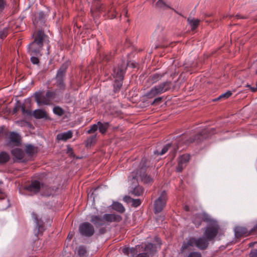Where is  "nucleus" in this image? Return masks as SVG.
I'll list each match as a JSON object with an SVG mask.
<instances>
[{
  "label": "nucleus",
  "mask_w": 257,
  "mask_h": 257,
  "mask_svg": "<svg viewBox=\"0 0 257 257\" xmlns=\"http://www.w3.org/2000/svg\"><path fill=\"white\" fill-rule=\"evenodd\" d=\"M47 36L44 33L39 30L35 35L33 42L30 43L28 46V52L31 56V61L34 64H38L39 60L38 58L42 55L41 50L44 43H48Z\"/></svg>",
  "instance_id": "obj_1"
},
{
  "label": "nucleus",
  "mask_w": 257,
  "mask_h": 257,
  "mask_svg": "<svg viewBox=\"0 0 257 257\" xmlns=\"http://www.w3.org/2000/svg\"><path fill=\"white\" fill-rule=\"evenodd\" d=\"M209 241L205 237H189L186 239L181 247V251L183 253L190 246L196 247L200 250L206 249L209 245Z\"/></svg>",
  "instance_id": "obj_2"
},
{
  "label": "nucleus",
  "mask_w": 257,
  "mask_h": 257,
  "mask_svg": "<svg viewBox=\"0 0 257 257\" xmlns=\"http://www.w3.org/2000/svg\"><path fill=\"white\" fill-rule=\"evenodd\" d=\"M126 69V65L124 62H122L117 67H115L113 69L112 75L115 78V81L113 84L115 92L118 91L122 86V81Z\"/></svg>",
  "instance_id": "obj_3"
},
{
  "label": "nucleus",
  "mask_w": 257,
  "mask_h": 257,
  "mask_svg": "<svg viewBox=\"0 0 257 257\" xmlns=\"http://www.w3.org/2000/svg\"><path fill=\"white\" fill-rule=\"evenodd\" d=\"M27 190L29 191L36 193L39 191L42 192V195L45 196H49L53 194L54 190L51 187H49L47 186L41 184L38 181H32L31 184L27 187Z\"/></svg>",
  "instance_id": "obj_4"
},
{
  "label": "nucleus",
  "mask_w": 257,
  "mask_h": 257,
  "mask_svg": "<svg viewBox=\"0 0 257 257\" xmlns=\"http://www.w3.org/2000/svg\"><path fill=\"white\" fill-rule=\"evenodd\" d=\"M67 65L63 64L58 70L54 79L55 81L54 85L57 88L59 92H63L66 89V84L64 82Z\"/></svg>",
  "instance_id": "obj_5"
},
{
  "label": "nucleus",
  "mask_w": 257,
  "mask_h": 257,
  "mask_svg": "<svg viewBox=\"0 0 257 257\" xmlns=\"http://www.w3.org/2000/svg\"><path fill=\"white\" fill-rule=\"evenodd\" d=\"M172 84L170 81H166L153 87L148 92L146 96L148 98H152L158 95L163 93L171 89Z\"/></svg>",
  "instance_id": "obj_6"
},
{
  "label": "nucleus",
  "mask_w": 257,
  "mask_h": 257,
  "mask_svg": "<svg viewBox=\"0 0 257 257\" xmlns=\"http://www.w3.org/2000/svg\"><path fill=\"white\" fill-rule=\"evenodd\" d=\"M219 230V225L216 222H213L207 226L204 232V235L209 241H210L216 236Z\"/></svg>",
  "instance_id": "obj_7"
},
{
  "label": "nucleus",
  "mask_w": 257,
  "mask_h": 257,
  "mask_svg": "<svg viewBox=\"0 0 257 257\" xmlns=\"http://www.w3.org/2000/svg\"><path fill=\"white\" fill-rule=\"evenodd\" d=\"M167 199V193L165 191H163L154 203V211L155 213L162 211L166 205Z\"/></svg>",
  "instance_id": "obj_8"
},
{
  "label": "nucleus",
  "mask_w": 257,
  "mask_h": 257,
  "mask_svg": "<svg viewBox=\"0 0 257 257\" xmlns=\"http://www.w3.org/2000/svg\"><path fill=\"white\" fill-rule=\"evenodd\" d=\"M141 179L144 183H149L152 182V178L147 175H138V172L136 173L135 172H133L131 173V174L128 177V180L132 184H136L138 182L139 179Z\"/></svg>",
  "instance_id": "obj_9"
},
{
  "label": "nucleus",
  "mask_w": 257,
  "mask_h": 257,
  "mask_svg": "<svg viewBox=\"0 0 257 257\" xmlns=\"http://www.w3.org/2000/svg\"><path fill=\"white\" fill-rule=\"evenodd\" d=\"M209 220L208 215L203 211L194 214L192 218V222L197 227L201 225L202 221L208 222Z\"/></svg>",
  "instance_id": "obj_10"
},
{
  "label": "nucleus",
  "mask_w": 257,
  "mask_h": 257,
  "mask_svg": "<svg viewBox=\"0 0 257 257\" xmlns=\"http://www.w3.org/2000/svg\"><path fill=\"white\" fill-rule=\"evenodd\" d=\"M214 130L213 128L203 129L199 134L195 137L194 139L187 140V143H191L195 141L199 143L203 139L208 138L211 134L214 133Z\"/></svg>",
  "instance_id": "obj_11"
},
{
  "label": "nucleus",
  "mask_w": 257,
  "mask_h": 257,
  "mask_svg": "<svg viewBox=\"0 0 257 257\" xmlns=\"http://www.w3.org/2000/svg\"><path fill=\"white\" fill-rule=\"evenodd\" d=\"M79 231L82 235L90 237L93 235L94 228L90 223L84 222L79 225Z\"/></svg>",
  "instance_id": "obj_12"
},
{
  "label": "nucleus",
  "mask_w": 257,
  "mask_h": 257,
  "mask_svg": "<svg viewBox=\"0 0 257 257\" xmlns=\"http://www.w3.org/2000/svg\"><path fill=\"white\" fill-rule=\"evenodd\" d=\"M91 12L92 16L94 18H96L99 17L102 12H104L105 14L106 13L109 14L110 12V10L109 8L105 7L102 4H101L99 3H97L96 4L93 5V7L91 9Z\"/></svg>",
  "instance_id": "obj_13"
},
{
  "label": "nucleus",
  "mask_w": 257,
  "mask_h": 257,
  "mask_svg": "<svg viewBox=\"0 0 257 257\" xmlns=\"http://www.w3.org/2000/svg\"><path fill=\"white\" fill-rule=\"evenodd\" d=\"M43 91H39L36 92L35 93V99L37 103L39 105H50L51 103L49 101V99L47 97L46 95H43Z\"/></svg>",
  "instance_id": "obj_14"
},
{
  "label": "nucleus",
  "mask_w": 257,
  "mask_h": 257,
  "mask_svg": "<svg viewBox=\"0 0 257 257\" xmlns=\"http://www.w3.org/2000/svg\"><path fill=\"white\" fill-rule=\"evenodd\" d=\"M145 252L139 253L136 257H150L157 251L156 246L152 243L146 245L144 249Z\"/></svg>",
  "instance_id": "obj_15"
},
{
  "label": "nucleus",
  "mask_w": 257,
  "mask_h": 257,
  "mask_svg": "<svg viewBox=\"0 0 257 257\" xmlns=\"http://www.w3.org/2000/svg\"><path fill=\"white\" fill-rule=\"evenodd\" d=\"M190 160V155L188 154L182 155L179 159L178 166L176 168V171L178 172H181L184 168L187 166L188 162Z\"/></svg>",
  "instance_id": "obj_16"
},
{
  "label": "nucleus",
  "mask_w": 257,
  "mask_h": 257,
  "mask_svg": "<svg viewBox=\"0 0 257 257\" xmlns=\"http://www.w3.org/2000/svg\"><path fill=\"white\" fill-rule=\"evenodd\" d=\"M32 215L36 225L35 229V233L37 235L39 232H41L44 230L43 221L41 220L38 219L35 213H32Z\"/></svg>",
  "instance_id": "obj_17"
},
{
  "label": "nucleus",
  "mask_w": 257,
  "mask_h": 257,
  "mask_svg": "<svg viewBox=\"0 0 257 257\" xmlns=\"http://www.w3.org/2000/svg\"><path fill=\"white\" fill-rule=\"evenodd\" d=\"M104 217L105 223L119 222L122 219L120 215L115 214H105Z\"/></svg>",
  "instance_id": "obj_18"
},
{
  "label": "nucleus",
  "mask_w": 257,
  "mask_h": 257,
  "mask_svg": "<svg viewBox=\"0 0 257 257\" xmlns=\"http://www.w3.org/2000/svg\"><path fill=\"white\" fill-rule=\"evenodd\" d=\"M33 115L37 119H50L47 112L45 110L42 109H38L35 110L33 112Z\"/></svg>",
  "instance_id": "obj_19"
},
{
  "label": "nucleus",
  "mask_w": 257,
  "mask_h": 257,
  "mask_svg": "<svg viewBox=\"0 0 257 257\" xmlns=\"http://www.w3.org/2000/svg\"><path fill=\"white\" fill-rule=\"evenodd\" d=\"M10 144L18 146L20 142V136L18 133L12 132L9 135Z\"/></svg>",
  "instance_id": "obj_20"
},
{
  "label": "nucleus",
  "mask_w": 257,
  "mask_h": 257,
  "mask_svg": "<svg viewBox=\"0 0 257 257\" xmlns=\"http://www.w3.org/2000/svg\"><path fill=\"white\" fill-rule=\"evenodd\" d=\"M234 234L236 237H240L241 236H246L248 234L247 229L242 226H236L234 228Z\"/></svg>",
  "instance_id": "obj_21"
},
{
  "label": "nucleus",
  "mask_w": 257,
  "mask_h": 257,
  "mask_svg": "<svg viewBox=\"0 0 257 257\" xmlns=\"http://www.w3.org/2000/svg\"><path fill=\"white\" fill-rule=\"evenodd\" d=\"M96 226H102L105 224V221L104 216L102 217L93 215L91 216V220Z\"/></svg>",
  "instance_id": "obj_22"
},
{
  "label": "nucleus",
  "mask_w": 257,
  "mask_h": 257,
  "mask_svg": "<svg viewBox=\"0 0 257 257\" xmlns=\"http://www.w3.org/2000/svg\"><path fill=\"white\" fill-rule=\"evenodd\" d=\"M73 133L71 131L58 134L57 139L59 141H66L72 137Z\"/></svg>",
  "instance_id": "obj_23"
},
{
  "label": "nucleus",
  "mask_w": 257,
  "mask_h": 257,
  "mask_svg": "<svg viewBox=\"0 0 257 257\" xmlns=\"http://www.w3.org/2000/svg\"><path fill=\"white\" fill-rule=\"evenodd\" d=\"M47 16L48 15L47 14L44 13L43 12H40L38 13L35 19V21L37 23H40L43 24L45 23Z\"/></svg>",
  "instance_id": "obj_24"
},
{
  "label": "nucleus",
  "mask_w": 257,
  "mask_h": 257,
  "mask_svg": "<svg viewBox=\"0 0 257 257\" xmlns=\"http://www.w3.org/2000/svg\"><path fill=\"white\" fill-rule=\"evenodd\" d=\"M12 155L17 159L22 160L25 154L23 151L20 149H15L12 151Z\"/></svg>",
  "instance_id": "obj_25"
},
{
  "label": "nucleus",
  "mask_w": 257,
  "mask_h": 257,
  "mask_svg": "<svg viewBox=\"0 0 257 257\" xmlns=\"http://www.w3.org/2000/svg\"><path fill=\"white\" fill-rule=\"evenodd\" d=\"M98 125L99 131L101 134H104L106 132L108 128L109 127V124L108 122L102 123L100 121H98Z\"/></svg>",
  "instance_id": "obj_26"
},
{
  "label": "nucleus",
  "mask_w": 257,
  "mask_h": 257,
  "mask_svg": "<svg viewBox=\"0 0 257 257\" xmlns=\"http://www.w3.org/2000/svg\"><path fill=\"white\" fill-rule=\"evenodd\" d=\"M124 200L126 202H132L134 207H137L141 204V200L140 199H133L129 196H125Z\"/></svg>",
  "instance_id": "obj_27"
},
{
  "label": "nucleus",
  "mask_w": 257,
  "mask_h": 257,
  "mask_svg": "<svg viewBox=\"0 0 257 257\" xmlns=\"http://www.w3.org/2000/svg\"><path fill=\"white\" fill-rule=\"evenodd\" d=\"M112 208L113 209L120 213H123L125 211V208L122 204L117 202H114L112 204Z\"/></svg>",
  "instance_id": "obj_28"
},
{
  "label": "nucleus",
  "mask_w": 257,
  "mask_h": 257,
  "mask_svg": "<svg viewBox=\"0 0 257 257\" xmlns=\"http://www.w3.org/2000/svg\"><path fill=\"white\" fill-rule=\"evenodd\" d=\"M187 21L191 27L192 30H195L200 23V20L199 19L188 18Z\"/></svg>",
  "instance_id": "obj_29"
},
{
  "label": "nucleus",
  "mask_w": 257,
  "mask_h": 257,
  "mask_svg": "<svg viewBox=\"0 0 257 257\" xmlns=\"http://www.w3.org/2000/svg\"><path fill=\"white\" fill-rule=\"evenodd\" d=\"M10 159L9 155L5 152H3L0 154V164H4L7 162Z\"/></svg>",
  "instance_id": "obj_30"
},
{
  "label": "nucleus",
  "mask_w": 257,
  "mask_h": 257,
  "mask_svg": "<svg viewBox=\"0 0 257 257\" xmlns=\"http://www.w3.org/2000/svg\"><path fill=\"white\" fill-rule=\"evenodd\" d=\"M171 146V145L170 144H168L166 145L163 147V148L162 149V151L160 152H159L158 151H154V154L155 155H163L165 154L168 151V150L170 149Z\"/></svg>",
  "instance_id": "obj_31"
},
{
  "label": "nucleus",
  "mask_w": 257,
  "mask_h": 257,
  "mask_svg": "<svg viewBox=\"0 0 257 257\" xmlns=\"http://www.w3.org/2000/svg\"><path fill=\"white\" fill-rule=\"evenodd\" d=\"M47 97L49 99L50 103L52 100L55 98L56 95V91L48 90L46 92V94Z\"/></svg>",
  "instance_id": "obj_32"
},
{
  "label": "nucleus",
  "mask_w": 257,
  "mask_h": 257,
  "mask_svg": "<svg viewBox=\"0 0 257 257\" xmlns=\"http://www.w3.org/2000/svg\"><path fill=\"white\" fill-rule=\"evenodd\" d=\"M144 192V189L142 187L138 186L136 187L133 192V193L137 196H141L143 194Z\"/></svg>",
  "instance_id": "obj_33"
},
{
  "label": "nucleus",
  "mask_w": 257,
  "mask_h": 257,
  "mask_svg": "<svg viewBox=\"0 0 257 257\" xmlns=\"http://www.w3.org/2000/svg\"><path fill=\"white\" fill-rule=\"evenodd\" d=\"M87 253L86 248L83 246H80L77 248V253L80 257H84Z\"/></svg>",
  "instance_id": "obj_34"
},
{
  "label": "nucleus",
  "mask_w": 257,
  "mask_h": 257,
  "mask_svg": "<svg viewBox=\"0 0 257 257\" xmlns=\"http://www.w3.org/2000/svg\"><path fill=\"white\" fill-rule=\"evenodd\" d=\"M35 148L34 146L32 145H28L26 146L25 151L26 153L29 155H33L35 152Z\"/></svg>",
  "instance_id": "obj_35"
},
{
  "label": "nucleus",
  "mask_w": 257,
  "mask_h": 257,
  "mask_svg": "<svg viewBox=\"0 0 257 257\" xmlns=\"http://www.w3.org/2000/svg\"><path fill=\"white\" fill-rule=\"evenodd\" d=\"M53 111L55 114L58 116H62L64 113V110L59 106H55L53 108Z\"/></svg>",
  "instance_id": "obj_36"
},
{
  "label": "nucleus",
  "mask_w": 257,
  "mask_h": 257,
  "mask_svg": "<svg viewBox=\"0 0 257 257\" xmlns=\"http://www.w3.org/2000/svg\"><path fill=\"white\" fill-rule=\"evenodd\" d=\"M96 140V135H93L88 138L86 142V146H90L95 143Z\"/></svg>",
  "instance_id": "obj_37"
},
{
  "label": "nucleus",
  "mask_w": 257,
  "mask_h": 257,
  "mask_svg": "<svg viewBox=\"0 0 257 257\" xmlns=\"http://www.w3.org/2000/svg\"><path fill=\"white\" fill-rule=\"evenodd\" d=\"M156 6L158 8L163 9L169 8V7L163 0H159L156 3Z\"/></svg>",
  "instance_id": "obj_38"
},
{
  "label": "nucleus",
  "mask_w": 257,
  "mask_h": 257,
  "mask_svg": "<svg viewBox=\"0 0 257 257\" xmlns=\"http://www.w3.org/2000/svg\"><path fill=\"white\" fill-rule=\"evenodd\" d=\"M98 129V122L96 124H94L90 126V128L88 130L87 133L88 134L95 133Z\"/></svg>",
  "instance_id": "obj_39"
},
{
  "label": "nucleus",
  "mask_w": 257,
  "mask_h": 257,
  "mask_svg": "<svg viewBox=\"0 0 257 257\" xmlns=\"http://www.w3.org/2000/svg\"><path fill=\"white\" fill-rule=\"evenodd\" d=\"M163 76V75H161L159 74H157V73L151 76V80L153 83L157 82V81H158L159 80L161 79V78H162V77Z\"/></svg>",
  "instance_id": "obj_40"
},
{
  "label": "nucleus",
  "mask_w": 257,
  "mask_h": 257,
  "mask_svg": "<svg viewBox=\"0 0 257 257\" xmlns=\"http://www.w3.org/2000/svg\"><path fill=\"white\" fill-rule=\"evenodd\" d=\"M8 33V29L7 28H5L3 30L0 31V38L1 39H4L6 38Z\"/></svg>",
  "instance_id": "obj_41"
},
{
  "label": "nucleus",
  "mask_w": 257,
  "mask_h": 257,
  "mask_svg": "<svg viewBox=\"0 0 257 257\" xmlns=\"http://www.w3.org/2000/svg\"><path fill=\"white\" fill-rule=\"evenodd\" d=\"M201 254L199 252L192 251L190 252L187 257H201Z\"/></svg>",
  "instance_id": "obj_42"
},
{
  "label": "nucleus",
  "mask_w": 257,
  "mask_h": 257,
  "mask_svg": "<svg viewBox=\"0 0 257 257\" xmlns=\"http://www.w3.org/2000/svg\"><path fill=\"white\" fill-rule=\"evenodd\" d=\"M232 94V92L230 91H228L220 95L218 98V99H220L223 98H227L230 96Z\"/></svg>",
  "instance_id": "obj_43"
},
{
  "label": "nucleus",
  "mask_w": 257,
  "mask_h": 257,
  "mask_svg": "<svg viewBox=\"0 0 257 257\" xmlns=\"http://www.w3.org/2000/svg\"><path fill=\"white\" fill-rule=\"evenodd\" d=\"M20 107L23 114L27 115H29L31 114V112L29 110L26 109L25 106L24 104L21 105Z\"/></svg>",
  "instance_id": "obj_44"
},
{
  "label": "nucleus",
  "mask_w": 257,
  "mask_h": 257,
  "mask_svg": "<svg viewBox=\"0 0 257 257\" xmlns=\"http://www.w3.org/2000/svg\"><path fill=\"white\" fill-rule=\"evenodd\" d=\"M6 6V0H0V12L2 11Z\"/></svg>",
  "instance_id": "obj_45"
},
{
  "label": "nucleus",
  "mask_w": 257,
  "mask_h": 257,
  "mask_svg": "<svg viewBox=\"0 0 257 257\" xmlns=\"http://www.w3.org/2000/svg\"><path fill=\"white\" fill-rule=\"evenodd\" d=\"M137 252V250L134 247L130 248V255L131 256H134V255Z\"/></svg>",
  "instance_id": "obj_46"
},
{
  "label": "nucleus",
  "mask_w": 257,
  "mask_h": 257,
  "mask_svg": "<svg viewBox=\"0 0 257 257\" xmlns=\"http://www.w3.org/2000/svg\"><path fill=\"white\" fill-rule=\"evenodd\" d=\"M122 251L124 254L130 255V247H124L122 248Z\"/></svg>",
  "instance_id": "obj_47"
},
{
  "label": "nucleus",
  "mask_w": 257,
  "mask_h": 257,
  "mask_svg": "<svg viewBox=\"0 0 257 257\" xmlns=\"http://www.w3.org/2000/svg\"><path fill=\"white\" fill-rule=\"evenodd\" d=\"M249 257H257V249H253L251 251Z\"/></svg>",
  "instance_id": "obj_48"
},
{
  "label": "nucleus",
  "mask_w": 257,
  "mask_h": 257,
  "mask_svg": "<svg viewBox=\"0 0 257 257\" xmlns=\"http://www.w3.org/2000/svg\"><path fill=\"white\" fill-rule=\"evenodd\" d=\"M162 100V97H159L156 98H155L153 102H152V104H155L156 103H160Z\"/></svg>",
  "instance_id": "obj_49"
},
{
  "label": "nucleus",
  "mask_w": 257,
  "mask_h": 257,
  "mask_svg": "<svg viewBox=\"0 0 257 257\" xmlns=\"http://www.w3.org/2000/svg\"><path fill=\"white\" fill-rule=\"evenodd\" d=\"M73 237V234L71 233H69L68 236H67V238L69 240L71 239V238H72Z\"/></svg>",
  "instance_id": "obj_50"
},
{
  "label": "nucleus",
  "mask_w": 257,
  "mask_h": 257,
  "mask_svg": "<svg viewBox=\"0 0 257 257\" xmlns=\"http://www.w3.org/2000/svg\"><path fill=\"white\" fill-rule=\"evenodd\" d=\"M99 232L100 233L102 234L104 233L105 232V229L104 228H101L100 229Z\"/></svg>",
  "instance_id": "obj_51"
},
{
  "label": "nucleus",
  "mask_w": 257,
  "mask_h": 257,
  "mask_svg": "<svg viewBox=\"0 0 257 257\" xmlns=\"http://www.w3.org/2000/svg\"><path fill=\"white\" fill-rule=\"evenodd\" d=\"M104 59H105V60L106 61H108V60H109V57H107V56H105L104 57Z\"/></svg>",
  "instance_id": "obj_52"
},
{
  "label": "nucleus",
  "mask_w": 257,
  "mask_h": 257,
  "mask_svg": "<svg viewBox=\"0 0 257 257\" xmlns=\"http://www.w3.org/2000/svg\"><path fill=\"white\" fill-rule=\"evenodd\" d=\"M116 17V15L115 14H112V16L111 17V19H113V18H114Z\"/></svg>",
  "instance_id": "obj_53"
},
{
  "label": "nucleus",
  "mask_w": 257,
  "mask_h": 257,
  "mask_svg": "<svg viewBox=\"0 0 257 257\" xmlns=\"http://www.w3.org/2000/svg\"><path fill=\"white\" fill-rule=\"evenodd\" d=\"M185 210H186V211H189V207H188V206H186L185 207Z\"/></svg>",
  "instance_id": "obj_54"
},
{
  "label": "nucleus",
  "mask_w": 257,
  "mask_h": 257,
  "mask_svg": "<svg viewBox=\"0 0 257 257\" xmlns=\"http://www.w3.org/2000/svg\"><path fill=\"white\" fill-rule=\"evenodd\" d=\"M0 194H2V196H3V197L1 198H4V195L3 194H2V191L1 190H0Z\"/></svg>",
  "instance_id": "obj_55"
},
{
  "label": "nucleus",
  "mask_w": 257,
  "mask_h": 257,
  "mask_svg": "<svg viewBox=\"0 0 257 257\" xmlns=\"http://www.w3.org/2000/svg\"><path fill=\"white\" fill-rule=\"evenodd\" d=\"M236 17H237L238 18H240V17H239V16H238V15H236Z\"/></svg>",
  "instance_id": "obj_56"
},
{
  "label": "nucleus",
  "mask_w": 257,
  "mask_h": 257,
  "mask_svg": "<svg viewBox=\"0 0 257 257\" xmlns=\"http://www.w3.org/2000/svg\"><path fill=\"white\" fill-rule=\"evenodd\" d=\"M49 48H50V46H48V48H47L48 50L49 49Z\"/></svg>",
  "instance_id": "obj_57"
}]
</instances>
